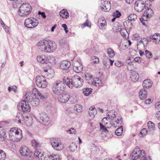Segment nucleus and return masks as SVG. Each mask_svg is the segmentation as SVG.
I'll return each mask as SVG.
<instances>
[{"mask_svg": "<svg viewBox=\"0 0 160 160\" xmlns=\"http://www.w3.org/2000/svg\"><path fill=\"white\" fill-rule=\"evenodd\" d=\"M41 51L46 53L54 52L56 50L57 45L56 43L52 41L44 40L41 41L37 44Z\"/></svg>", "mask_w": 160, "mask_h": 160, "instance_id": "nucleus-1", "label": "nucleus"}, {"mask_svg": "<svg viewBox=\"0 0 160 160\" xmlns=\"http://www.w3.org/2000/svg\"><path fill=\"white\" fill-rule=\"evenodd\" d=\"M63 80L66 85L71 88L73 87L76 88L81 87L83 82L82 78L77 75H74L72 78L64 77Z\"/></svg>", "mask_w": 160, "mask_h": 160, "instance_id": "nucleus-2", "label": "nucleus"}, {"mask_svg": "<svg viewBox=\"0 0 160 160\" xmlns=\"http://www.w3.org/2000/svg\"><path fill=\"white\" fill-rule=\"evenodd\" d=\"M130 158L133 160L139 159L140 160H152L149 157H148L143 150L141 151L134 149L131 153Z\"/></svg>", "mask_w": 160, "mask_h": 160, "instance_id": "nucleus-3", "label": "nucleus"}, {"mask_svg": "<svg viewBox=\"0 0 160 160\" xmlns=\"http://www.w3.org/2000/svg\"><path fill=\"white\" fill-rule=\"evenodd\" d=\"M22 131L17 128H11L9 132V138L11 141L13 142H18L21 140L22 135Z\"/></svg>", "mask_w": 160, "mask_h": 160, "instance_id": "nucleus-4", "label": "nucleus"}, {"mask_svg": "<svg viewBox=\"0 0 160 160\" xmlns=\"http://www.w3.org/2000/svg\"><path fill=\"white\" fill-rule=\"evenodd\" d=\"M151 5L152 2L150 0H148L145 2L142 0H138L135 2L134 8L136 11L140 12Z\"/></svg>", "mask_w": 160, "mask_h": 160, "instance_id": "nucleus-5", "label": "nucleus"}, {"mask_svg": "<svg viewBox=\"0 0 160 160\" xmlns=\"http://www.w3.org/2000/svg\"><path fill=\"white\" fill-rule=\"evenodd\" d=\"M65 82L60 81H57L53 83L52 86V90L54 93L59 95L65 90L66 85Z\"/></svg>", "mask_w": 160, "mask_h": 160, "instance_id": "nucleus-6", "label": "nucleus"}, {"mask_svg": "<svg viewBox=\"0 0 160 160\" xmlns=\"http://www.w3.org/2000/svg\"><path fill=\"white\" fill-rule=\"evenodd\" d=\"M20 153L25 157V160H31L34 157L33 153L30 152L29 148L26 146H22L20 148Z\"/></svg>", "mask_w": 160, "mask_h": 160, "instance_id": "nucleus-7", "label": "nucleus"}, {"mask_svg": "<svg viewBox=\"0 0 160 160\" xmlns=\"http://www.w3.org/2000/svg\"><path fill=\"white\" fill-rule=\"evenodd\" d=\"M31 6L28 3H23L19 7L18 14L21 16H23L28 15L31 12Z\"/></svg>", "mask_w": 160, "mask_h": 160, "instance_id": "nucleus-8", "label": "nucleus"}, {"mask_svg": "<svg viewBox=\"0 0 160 160\" xmlns=\"http://www.w3.org/2000/svg\"><path fill=\"white\" fill-rule=\"evenodd\" d=\"M35 79L36 84L38 87L44 88L47 86L48 83L45 76L38 75Z\"/></svg>", "mask_w": 160, "mask_h": 160, "instance_id": "nucleus-9", "label": "nucleus"}, {"mask_svg": "<svg viewBox=\"0 0 160 160\" xmlns=\"http://www.w3.org/2000/svg\"><path fill=\"white\" fill-rule=\"evenodd\" d=\"M38 24V21L33 18H31L25 19L24 22L25 26L29 28H32L36 27Z\"/></svg>", "mask_w": 160, "mask_h": 160, "instance_id": "nucleus-10", "label": "nucleus"}, {"mask_svg": "<svg viewBox=\"0 0 160 160\" xmlns=\"http://www.w3.org/2000/svg\"><path fill=\"white\" fill-rule=\"evenodd\" d=\"M18 109H21L24 112H27L30 111L31 108L29 103H28L26 101L22 100L18 104Z\"/></svg>", "mask_w": 160, "mask_h": 160, "instance_id": "nucleus-11", "label": "nucleus"}, {"mask_svg": "<svg viewBox=\"0 0 160 160\" xmlns=\"http://www.w3.org/2000/svg\"><path fill=\"white\" fill-rule=\"evenodd\" d=\"M37 60L42 64H46L49 62L51 63L52 61L55 60V58L53 57H46L45 56H38L37 57Z\"/></svg>", "mask_w": 160, "mask_h": 160, "instance_id": "nucleus-12", "label": "nucleus"}, {"mask_svg": "<svg viewBox=\"0 0 160 160\" xmlns=\"http://www.w3.org/2000/svg\"><path fill=\"white\" fill-rule=\"evenodd\" d=\"M70 97L68 93L62 92L59 95L58 99L60 102L65 103L69 100Z\"/></svg>", "mask_w": 160, "mask_h": 160, "instance_id": "nucleus-13", "label": "nucleus"}, {"mask_svg": "<svg viewBox=\"0 0 160 160\" xmlns=\"http://www.w3.org/2000/svg\"><path fill=\"white\" fill-rule=\"evenodd\" d=\"M34 157H35L36 159L37 160H44L47 158V157L44 156L43 153L42 152L41 150L38 149H36L35 151Z\"/></svg>", "mask_w": 160, "mask_h": 160, "instance_id": "nucleus-14", "label": "nucleus"}, {"mask_svg": "<svg viewBox=\"0 0 160 160\" xmlns=\"http://www.w3.org/2000/svg\"><path fill=\"white\" fill-rule=\"evenodd\" d=\"M101 9L104 11H109L111 8V3L107 0H101Z\"/></svg>", "mask_w": 160, "mask_h": 160, "instance_id": "nucleus-15", "label": "nucleus"}, {"mask_svg": "<svg viewBox=\"0 0 160 160\" xmlns=\"http://www.w3.org/2000/svg\"><path fill=\"white\" fill-rule=\"evenodd\" d=\"M71 66V62L66 60L61 61L59 63L60 68L63 70H67Z\"/></svg>", "mask_w": 160, "mask_h": 160, "instance_id": "nucleus-16", "label": "nucleus"}, {"mask_svg": "<svg viewBox=\"0 0 160 160\" xmlns=\"http://www.w3.org/2000/svg\"><path fill=\"white\" fill-rule=\"evenodd\" d=\"M34 93H33L32 91V92L31 91L28 92L27 93L26 95L25 96V97H26L25 99L23 100H25V101H26L28 103H30L31 104L34 98Z\"/></svg>", "mask_w": 160, "mask_h": 160, "instance_id": "nucleus-17", "label": "nucleus"}, {"mask_svg": "<svg viewBox=\"0 0 160 160\" xmlns=\"http://www.w3.org/2000/svg\"><path fill=\"white\" fill-rule=\"evenodd\" d=\"M147 96V92L145 89L143 88L139 91V97L141 100H145Z\"/></svg>", "mask_w": 160, "mask_h": 160, "instance_id": "nucleus-18", "label": "nucleus"}, {"mask_svg": "<svg viewBox=\"0 0 160 160\" xmlns=\"http://www.w3.org/2000/svg\"><path fill=\"white\" fill-rule=\"evenodd\" d=\"M130 76L133 82L137 81L139 78V75L138 73L135 71L131 72Z\"/></svg>", "mask_w": 160, "mask_h": 160, "instance_id": "nucleus-19", "label": "nucleus"}, {"mask_svg": "<svg viewBox=\"0 0 160 160\" xmlns=\"http://www.w3.org/2000/svg\"><path fill=\"white\" fill-rule=\"evenodd\" d=\"M33 93H34V96H37V98L38 99H43L45 98V96L42 95L41 93L38 90L35 88L32 89Z\"/></svg>", "mask_w": 160, "mask_h": 160, "instance_id": "nucleus-20", "label": "nucleus"}, {"mask_svg": "<svg viewBox=\"0 0 160 160\" xmlns=\"http://www.w3.org/2000/svg\"><path fill=\"white\" fill-rule=\"evenodd\" d=\"M142 86L143 88L145 89V88H146L147 89H149L152 86V82L149 79L145 80L143 82Z\"/></svg>", "mask_w": 160, "mask_h": 160, "instance_id": "nucleus-21", "label": "nucleus"}, {"mask_svg": "<svg viewBox=\"0 0 160 160\" xmlns=\"http://www.w3.org/2000/svg\"><path fill=\"white\" fill-rule=\"evenodd\" d=\"M151 6H149V7L147 8L146 11L143 14L144 16H146L148 18H150L153 14V11L150 8Z\"/></svg>", "mask_w": 160, "mask_h": 160, "instance_id": "nucleus-22", "label": "nucleus"}, {"mask_svg": "<svg viewBox=\"0 0 160 160\" xmlns=\"http://www.w3.org/2000/svg\"><path fill=\"white\" fill-rule=\"evenodd\" d=\"M40 119L44 123H46L49 121V118L48 115L44 113H42L40 114Z\"/></svg>", "mask_w": 160, "mask_h": 160, "instance_id": "nucleus-23", "label": "nucleus"}, {"mask_svg": "<svg viewBox=\"0 0 160 160\" xmlns=\"http://www.w3.org/2000/svg\"><path fill=\"white\" fill-rule=\"evenodd\" d=\"M59 15L62 18L65 19L67 18L69 16L68 12L64 9H63L60 12Z\"/></svg>", "mask_w": 160, "mask_h": 160, "instance_id": "nucleus-24", "label": "nucleus"}, {"mask_svg": "<svg viewBox=\"0 0 160 160\" xmlns=\"http://www.w3.org/2000/svg\"><path fill=\"white\" fill-rule=\"evenodd\" d=\"M83 67L82 65L80 64L79 66L73 65V69L76 73H79L81 72L82 71Z\"/></svg>", "mask_w": 160, "mask_h": 160, "instance_id": "nucleus-25", "label": "nucleus"}, {"mask_svg": "<svg viewBox=\"0 0 160 160\" xmlns=\"http://www.w3.org/2000/svg\"><path fill=\"white\" fill-rule=\"evenodd\" d=\"M98 25L101 28H105L107 26L106 21L105 19L101 20L99 19L98 20Z\"/></svg>", "mask_w": 160, "mask_h": 160, "instance_id": "nucleus-26", "label": "nucleus"}, {"mask_svg": "<svg viewBox=\"0 0 160 160\" xmlns=\"http://www.w3.org/2000/svg\"><path fill=\"white\" fill-rule=\"evenodd\" d=\"M92 90L91 88H85L83 89V93L85 96H88L91 93Z\"/></svg>", "mask_w": 160, "mask_h": 160, "instance_id": "nucleus-27", "label": "nucleus"}, {"mask_svg": "<svg viewBox=\"0 0 160 160\" xmlns=\"http://www.w3.org/2000/svg\"><path fill=\"white\" fill-rule=\"evenodd\" d=\"M47 157L48 158L49 160H59L60 158L58 154H51L48 156Z\"/></svg>", "mask_w": 160, "mask_h": 160, "instance_id": "nucleus-28", "label": "nucleus"}, {"mask_svg": "<svg viewBox=\"0 0 160 160\" xmlns=\"http://www.w3.org/2000/svg\"><path fill=\"white\" fill-rule=\"evenodd\" d=\"M63 148V145L61 144L60 141H58L56 146H54V149L57 151L62 150Z\"/></svg>", "mask_w": 160, "mask_h": 160, "instance_id": "nucleus-29", "label": "nucleus"}, {"mask_svg": "<svg viewBox=\"0 0 160 160\" xmlns=\"http://www.w3.org/2000/svg\"><path fill=\"white\" fill-rule=\"evenodd\" d=\"M34 97V98L32 101V103L31 104L33 106L35 107L39 104V100L38 98H37V96Z\"/></svg>", "mask_w": 160, "mask_h": 160, "instance_id": "nucleus-30", "label": "nucleus"}, {"mask_svg": "<svg viewBox=\"0 0 160 160\" xmlns=\"http://www.w3.org/2000/svg\"><path fill=\"white\" fill-rule=\"evenodd\" d=\"M114 113L115 112L112 111L107 112V114L108 117V118L111 119H113V118H115L116 116Z\"/></svg>", "mask_w": 160, "mask_h": 160, "instance_id": "nucleus-31", "label": "nucleus"}, {"mask_svg": "<svg viewBox=\"0 0 160 160\" xmlns=\"http://www.w3.org/2000/svg\"><path fill=\"white\" fill-rule=\"evenodd\" d=\"M107 53L109 57H113L115 55L114 51L111 48H109L107 49Z\"/></svg>", "mask_w": 160, "mask_h": 160, "instance_id": "nucleus-32", "label": "nucleus"}, {"mask_svg": "<svg viewBox=\"0 0 160 160\" xmlns=\"http://www.w3.org/2000/svg\"><path fill=\"white\" fill-rule=\"evenodd\" d=\"M148 131L146 128H143L140 132L139 134V136L140 137H143L148 133Z\"/></svg>", "mask_w": 160, "mask_h": 160, "instance_id": "nucleus-33", "label": "nucleus"}, {"mask_svg": "<svg viewBox=\"0 0 160 160\" xmlns=\"http://www.w3.org/2000/svg\"><path fill=\"white\" fill-rule=\"evenodd\" d=\"M123 127L121 126L120 128H118L115 132V134L118 136H119L122 134L123 131Z\"/></svg>", "mask_w": 160, "mask_h": 160, "instance_id": "nucleus-34", "label": "nucleus"}, {"mask_svg": "<svg viewBox=\"0 0 160 160\" xmlns=\"http://www.w3.org/2000/svg\"><path fill=\"white\" fill-rule=\"evenodd\" d=\"M31 143L32 146L35 148L39 147L40 146V144L38 142L34 139L31 141Z\"/></svg>", "mask_w": 160, "mask_h": 160, "instance_id": "nucleus-35", "label": "nucleus"}, {"mask_svg": "<svg viewBox=\"0 0 160 160\" xmlns=\"http://www.w3.org/2000/svg\"><path fill=\"white\" fill-rule=\"evenodd\" d=\"M148 129L149 130H154L155 129V125L151 121H149L147 124Z\"/></svg>", "mask_w": 160, "mask_h": 160, "instance_id": "nucleus-36", "label": "nucleus"}, {"mask_svg": "<svg viewBox=\"0 0 160 160\" xmlns=\"http://www.w3.org/2000/svg\"><path fill=\"white\" fill-rule=\"evenodd\" d=\"M6 157V153L2 150H0V160H4Z\"/></svg>", "mask_w": 160, "mask_h": 160, "instance_id": "nucleus-37", "label": "nucleus"}, {"mask_svg": "<svg viewBox=\"0 0 160 160\" xmlns=\"http://www.w3.org/2000/svg\"><path fill=\"white\" fill-rule=\"evenodd\" d=\"M137 18V16L134 14H130L128 17V20L130 21V22L132 20L135 21Z\"/></svg>", "mask_w": 160, "mask_h": 160, "instance_id": "nucleus-38", "label": "nucleus"}, {"mask_svg": "<svg viewBox=\"0 0 160 160\" xmlns=\"http://www.w3.org/2000/svg\"><path fill=\"white\" fill-rule=\"evenodd\" d=\"M77 148V146L76 144L73 143L71 144L69 146V148L70 149V151L72 152H73L76 150Z\"/></svg>", "mask_w": 160, "mask_h": 160, "instance_id": "nucleus-39", "label": "nucleus"}, {"mask_svg": "<svg viewBox=\"0 0 160 160\" xmlns=\"http://www.w3.org/2000/svg\"><path fill=\"white\" fill-rule=\"evenodd\" d=\"M121 13L118 10H116L113 14V16L114 17L118 18H119L121 16Z\"/></svg>", "mask_w": 160, "mask_h": 160, "instance_id": "nucleus-40", "label": "nucleus"}, {"mask_svg": "<svg viewBox=\"0 0 160 160\" xmlns=\"http://www.w3.org/2000/svg\"><path fill=\"white\" fill-rule=\"evenodd\" d=\"M145 55L147 58H150L152 57V54L149 51L147 50H146L145 51Z\"/></svg>", "mask_w": 160, "mask_h": 160, "instance_id": "nucleus-41", "label": "nucleus"}, {"mask_svg": "<svg viewBox=\"0 0 160 160\" xmlns=\"http://www.w3.org/2000/svg\"><path fill=\"white\" fill-rule=\"evenodd\" d=\"M76 111L78 112H81L82 110V106L81 105H77L75 106Z\"/></svg>", "mask_w": 160, "mask_h": 160, "instance_id": "nucleus-42", "label": "nucleus"}, {"mask_svg": "<svg viewBox=\"0 0 160 160\" xmlns=\"http://www.w3.org/2000/svg\"><path fill=\"white\" fill-rule=\"evenodd\" d=\"M114 64L116 66L118 67H120L123 65V64L122 62L119 61H116Z\"/></svg>", "mask_w": 160, "mask_h": 160, "instance_id": "nucleus-43", "label": "nucleus"}, {"mask_svg": "<svg viewBox=\"0 0 160 160\" xmlns=\"http://www.w3.org/2000/svg\"><path fill=\"white\" fill-rule=\"evenodd\" d=\"M100 129L101 130H102V132H104V131L105 129L106 128H109V127L107 126H105V125H103L102 124H101V122H100Z\"/></svg>", "mask_w": 160, "mask_h": 160, "instance_id": "nucleus-44", "label": "nucleus"}, {"mask_svg": "<svg viewBox=\"0 0 160 160\" xmlns=\"http://www.w3.org/2000/svg\"><path fill=\"white\" fill-rule=\"evenodd\" d=\"M91 26V23L89 22L88 20H87L82 25V27H84L85 26H87L88 27L90 28Z\"/></svg>", "mask_w": 160, "mask_h": 160, "instance_id": "nucleus-45", "label": "nucleus"}, {"mask_svg": "<svg viewBox=\"0 0 160 160\" xmlns=\"http://www.w3.org/2000/svg\"><path fill=\"white\" fill-rule=\"evenodd\" d=\"M160 37V34L159 33H155L153 36H152V40H156L158 39V37Z\"/></svg>", "mask_w": 160, "mask_h": 160, "instance_id": "nucleus-46", "label": "nucleus"}, {"mask_svg": "<svg viewBox=\"0 0 160 160\" xmlns=\"http://www.w3.org/2000/svg\"><path fill=\"white\" fill-rule=\"evenodd\" d=\"M58 141L56 140H51L50 141V142L53 148H54V146H56L57 145V143H58Z\"/></svg>", "mask_w": 160, "mask_h": 160, "instance_id": "nucleus-47", "label": "nucleus"}, {"mask_svg": "<svg viewBox=\"0 0 160 160\" xmlns=\"http://www.w3.org/2000/svg\"><path fill=\"white\" fill-rule=\"evenodd\" d=\"M107 118H103L102 120V123H101V124H102L103 125H105V126H106L107 124H108L107 122L108 121Z\"/></svg>", "mask_w": 160, "mask_h": 160, "instance_id": "nucleus-48", "label": "nucleus"}, {"mask_svg": "<svg viewBox=\"0 0 160 160\" xmlns=\"http://www.w3.org/2000/svg\"><path fill=\"white\" fill-rule=\"evenodd\" d=\"M5 133H6L4 132V131L2 130L1 129H0V138L1 137L4 138H5L6 137Z\"/></svg>", "mask_w": 160, "mask_h": 160, "instance_id": "nucleus-49", "label": "nucleus"}, {"mask_svg": "<svg viewBox=\"0 0 160 160\" xmlns=\"http://www.w3.org/2000/svg\"><path fill=\"white\" fill-rule=\"evenodd\" d=\"M85 78L87 80H89L92 78V75L87 73L85 75Z\"/></svg>", "mask_w": 160, "mask_h": 160, "instance_id": "nucleus-50", "label": "nucleus"}, {"mask_svg": "<svg viewBox=\"0 0 160 160\" xmlns=\"http://www.w3.org/2000/svg\"><path fill=\"white\" fill-rule=\"evenodd\" d=\"M151 37L152 36H150L148 37L147 38H144V39H145V41H147V42L146 43L147 44H148L149 42H151L152 40Z\"/></svg>", "mask_w": 160, "mask_h": 160, "instance_id": "nucleus-51", "label": "nucleus"}, {"mask_svg": "<svg viewBox=\"0 0 160 160\" xmlns=\"http://www.w3.org/2000/svg\"><path fill=\"white\" fill-rule=\"evenodd\" d=\"M99 78H97L96 80L95 81H94L92 83V84L95 85L96 87H98L100 85V83L99 82H96V80L98 81H99Z\"/></svg>", "mask_w": 160, "mask_h": 160, "instance_id": "nucleus-52", "label": "nucleus"}, {"mask_svg": "<svg viewBox=\"0 0 160 160\" xmlns=\"http://www.w3.org/2000/svg\"><path fill=\"white\" fill-rule=\"evenodd\" d=\"M92 59V62H94L95 63H97L99 62V59L96 57H93Z\"/></svg>", "mask_w": 160, "mask_h": 160, "instance_id": "nucleus-53", "label": "nucleus"}, {"mask_svg": "<svg viewBox=\"0 0 160 160\" xmlns=\"http://www.w3.org/2000/svg\"><path fill=\"white\" fill-rule=\"evenodd\" d=\"M96 112L94 111H89V116L91 117H94L95 116V114H96Z\"/></svg>", "mask_w": 160, "mask_h": 160, "instance_id": "nucleus-54", "label": "nucleus"}, {"mask_svg": "<svg viewBox=\"0 0 160 160\" xmlns=\"http://www.w3.org/2000/svg\"><path fill=\"white\" fill-rule=\"evenodd\" d=\"M152 102V100L150 98H149L146 100L145 101V103L146 104H149Z\"/></svg>", "mask_w": 160, "mask_h": 160, "instance_id": "nucleus-55", "label": "nucleus"}, {"mask_svg": "<svg viewBox=\"0 0 160 160\" xmlns=\"http://www.w3.org/2000/svg\"><path fill=\"white\" fill-rule=\"evenodd\" d=\"M40 14L42 18H46V16L45 15V13L44 12H41L40 11H39L38 12V14H40Z\"/></svg>", "mask_w": 160, "mask_h": 160, "instance_id": "nucleus-56", "label": "nucleus"}, {"mask_svg": "<svg viewBox=\"0 0 160 160\" xmlns=\"http://www.w3.org/2000/svg\"><path fill=\"white\" fill-rule=\"evenodd\" d=\"M156 116L158 119L160 120V111H159L157 112Z\"/></svg>", "mask_w": 160, "mask_h": 160, "instance_id": "nucleus-57", "label": "nucleus"}, {"mask_svg": "<svg viewBox=\"0 0 160 160\" xmlns=\"http://www.w3.org/2000/svg\"><path fill=\"white\" fill-rule=\"evenodd\" d=\"M4 30L7 32H9V28L6 25L3 27Z\"/></svg>", "mask_w": 160, "mask_h": 160, "instance_id": "nucleus-58", "label": "nucleus"}, {"mask_svg": "<svg viewBox=\"0 0 160 160\" xmlns=\"http://www.w3.org/2000/svg\"><path fill=\"white\" fill-rule=\"evenodd\" d=\"M141 58L140 57H136L134 59V61L136 62H139L141 61Z\"/></svg>", "mask_w": 160, "mask_h": 160, "instance_id": "nucleus-59", "label": "nucleus"}, {"mask_svg": "<svg viewBox=\"0 0 160 160\" xmlns=\"http://www.w3.org/2000/svg\"><path fill=\"white\" fill-rule=\"evenodd\" d=\"M89 110H90L89 111H95V112H96V109L95 108V107L94 106H92L91 107L90 109Z\"/></svg>", "mask_w": 160, "mask_h": 160, "instance_id": "nucleus-60", "label": "nucleus"}, {"mask_svg": "<svg viewBox=\"0 0 160 160\" xmlns=\"http://www.w3.org/2000/svg\"><path fill=\"white\" fill-rule=\"evenodd\" d=\"M132 65H130V64H129L127 65V68L128 70V71H132V69L131 68V67Z\"/></svg>", "mask_w": 160, "mask_h": 160, "instance_id": "nucleus-61", "label": "nucleus"}, {"mask_svg": "<svg viewBox=\"0 0 160 160\" xmlns=\"http://www.w3.org/2000/svg\"><path fill=\"white\" fill-rule=\"evenodd\" d=\"M126 2L127 3H128L129 4L132 3L133 2L134 0H125Z\"/></svg>", "mask_w": 160, "mask_h": 160, "instance_id": "nucleus-62", "label": "nucleus"}, {"mask_svg": "<svg viewBox=\"0 0 160 160\" xmlns=\"http://www.w3.org/2000/svg\"><path fill=\"white\" fill-rule=\"evenodd\" d=\"M155 106L156 108H160V102H158L156 103Z\"/></svg>", "mask_w": 160, "mask_h": 160, "instance_id": "nucleus-63", "label": "nucleus"}, {"mask_svg": "<svg viewBox=\"0 0 160 160\" xmlns=\"http://www.w3.org/2000/svg\"><path fill=\"white\" fill-rule=\"evenodd\" d=\"M62 27L63 28L64 30H66L68 29V27L65 24H63L62 25Z\"/></svg>", "mask_w": 160, "mask_h": 160, "instance_id": "nucleus-64", "label": "nucleus"}]
</instances>
